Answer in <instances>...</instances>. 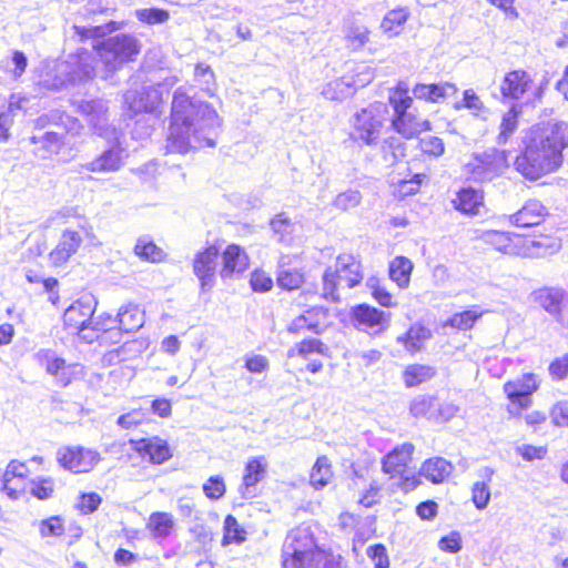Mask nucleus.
I'll list each match as a JSON object with an SVG mask.
<instances>
[{
    "label": "nucleus",
    "mask_w": 568,
    "mask_h": 568,
    "mask_svg": "<svg viewBox=\"0 0 568 568\" xmlns=\"http://www.w3.org/2000/svg\"><path fill=\"white\" fill-rule=\"evenodd\" d=\"M506 162L505 151L488 149L481 153H475L466 164V170L475 181H491L503 173Z\"/></svg>",
    "instance_id": "9d476101"
},
{
    "label": "nucleus",
    "mask_w": 568,
    "mask_h": 568,
    "mask_svg": "<svg viewBox=\"0 0 568 568\" xmlns=\"http://www.w3.org/2000/svg\"><path fill=\"white\" fill-rule=\"evenodd\" d=\"M333 476L329 460L326 456L318 457L311 471V484L316 489L325 487Z\"/></svg>",
    "instance_id": "a18cd8bd"
},
{
    "label": "nucleus",
    "mask_w": 568,
    "mask_h": 568,
    "mask_svg": "<svg viewBox=\"0 0 568 568\" xmlns=\"http://www.w3.org/2000/svg\"><path fill=\"white\" fill-rule=\"evenodd\" d=\"M31 495L39 500L50 499L55 491V483L51 477L40 478L34 480L30 487Z\"/></svg>",
    "instance_id": "864d4df0"
},
{
    "label": "nucleus",
    "mask_w": 568,
    "mask_h": 568,
    "mask_svg": "<svg viewBox=\"0 0 568 568\" xmlns=\"http://www.w3.org/2000/svg\"><path fill=\"white\" fill-rule=\"evenodd\" d=\"M362 201V195L357 190H347L336 195L333 206L339 211H347L356 207Z\"/></svg>",
    "instance_id": "5fc2aeb1"
},
{
    "label": "nucleus",
    "mask_w": 568,
    "mask_h": 568,
    "mask_svg": "<svg viewBox=\"0 0 568 568\" xmlns=\"http://www.w3.org/2000/svg\"><path fill=\"white\" fill-rule=\"evenodd\" d=\"M382 156L385 162L393 165L406 155L405 143L396 136H389L383 141L381 146Z\"/></svg>",
    "instance_id": "c03bdc74"
},
{
    "label": "nucleus",
    "mask_w": 568,
    "mask_h": 568,
    "mask_svg": "<svg viewBox=\"0 0 568 568\" xmlns=\"http://www.w3.org/2000/svg\"><path fill=\"white\" fill-rule=\"evenodd\" d=\"M219 248L211 245L195 254L193 258V273L199 278L201 291L207 292L215 285Z\"/></svg>",
    "instance_id": "4468645a"
},
{
    "label": "nucleus",
    "mask_w": 568,
    "mask_h": 568,
    "mask_svg": "<svg viewBox=\"0 0 568 568\" xmlns=\"http://www.w3.org/2000/svg\"><path fill=\"white\" fill-rule=\"evenodd\" d=\"M290 257L283 255L278 260L276 281L280 287L287 291L300 288L304 283V274L297 268H288Z\"/></svg>",
    "instance_id": "c85d7f7f"
},
{
    "label": "nucleus",
    "mask_w": 568,
    "mask_h": 568,
    "mask_svg": "<svg viewBox=\"0 0 568 568\" xmlns=\"http://www.w3.org/2000/svg\"><path fill=\"white\" fill-rule=\"evenodd\" d=\"M102 504V497L95 493H82L78 497L75 509L79 514L88 516L95 513Z\"/></svg>",
    "instance_id": "603ef678"
},
{
    "label": "nucleus",
    "mask_w": 568,
    "mask_h": 568,
    "mask_svg": "<svg viewBox=\"0 0 568 568\" xmlns=\"http://www.w3.org/2000/svg\"><path fill=\"white\" fill-rule=\"evenodd\" d=\"M194 81L203 91L212 93L215 88V74L206 63H197L194 68Z\"/></svg>",
    "instance_id": "3c124183"
},
{
    "label": "nucleus",
    "mask_w": 568,
    "mask_h": 568,
    "mask_svg": "<svg viewBox=\"0 0 568 568\" xmlns=\"http://www.w3.org/2000/svg\"><path fill=\"white\" fill-rule=\"evenodd\" d=\"M524 144L515 160V168L523 176L536 181L556 172L564 163L562 151L568 148V122L538 123L528 131Z\"/></svg>",
    "instance_id": "f03ea898"
},
{
    "label": "nucleus",
    "mask_w": 568,
    "mask_h": 568,
    "mask_svg": "<svg viewBox=\"0 0 568 568\" xmlns=\"http://www.w3.org/2000/svg\"><path fill=\"white\" fill-rule=\"evenodd\" d=\"M164 88L161 84L144 89V113H151L155 118L162 113Z\"/></svg>",
    "instance_id": "49530a36"
},
{
    "label": "nucleus",
    "mask_w": 568,
    "mask_h": 568,
    "mask_svg": "<svg viewBox=\"0 0 568 568\" xmlns=\"http://www.w3.org/2000/svg\"><path fill=\"white\" fill-rule=\"evenodd\" d=\"M483 313L476 310H467L460 313L454 314L446 323L454 328L466 331L470 329L474 324L481 317Z\"/></svg>",
    "instance_id": "8fccbe9b"
},
{
    "label": "nucleus",
    "mask_w": 568,
    "mask_h": 568,
    "mask_svg": "<svg viewBox=\"0 0 568 568\" xmlns=\"http://www.w3.org/2000/svg\"><path fill=\"white\" fill-rule=\"evenodd\" d=\"M438 546L442 550L452 554L458 552L462 549V538L456 531L440 538Z\"/></svg>",
    "instance_id": "338daca9"
},
{
    "label": "nucleus",
    "mask_w": 568,
    "mask_h": 568,
    "mask_svg": "<svg viewBox=\"0 0 568 568\" xmlns=\"http://www.w3.org/2000/svg\"><path fill=\"white\" fill-rule=\"evenodd\" d=\"M251 287L254 292L265 293L272 290L273 281L262 271H255L251 275Z\"/></svg>",
    "instance_id": "0e129e2a"
},
{
    "label": "nucleus",
    "mask_w": 568,
    "mask_h": 568,
    "mask_svg": "<svg viewBox=\"0 0 568 568\" xmlns=\"http://www.w3.org/2000/svg\"><path fill=\"white\" fill-rule=\"evenodd\" d=\"M329 348L318 338L303 339L287 351L288 357L301 356L307 358L312 354L328 356Z\"/></svg>",
    "instance_id": "ea45409f"
},
{
    "label": "nucleus",
    "mask_w": 568,
    "mask_h": 568,
    "mask_svg": "<svg viewBox=\"0 0 568 568\" xmlns=\"http://www.w3.org/2000/svg\"><path fill=\"white\" fill-rule=\"evenodd\" d=\"M351 318L354 326L371 335L385 332L390 322V313L381 311L368 304H359L352 308Z\"/></svg>",
    "instance_id": "f8f14e48"
},
{
    "label": "nucleus",
    "mask_w": 568,
    "mask_h": 568,
    "mask_svg": "<svg viewBox=\"0 0 568 568\" xmlns=\"http://www.w3.org/2000/svg\"><path fill=\"white\" fill-rule=\"evenodd\" d=\"M369 81L371 78L356 81L351 75H344L339 79L328 82L324 87L322 94L328 100L342 101L347 97H351L356 91L357 87H364Z\"/></svg>",
    "instance_id": "5701e85b"
},
{
    "label": "nucleus",
    "mask_w": 568,
    "mask_h": 568,
    "mask_svg": "<svg viewBox=\"0 0 568 568\" xmlns=\"http://www.w3.org/2000/svg\"><path fill=\"white\" fill-rule=\"evenodd\" d=\"M266 463L264 457H257L248 460L245 466V474L243 476V484L240 487V493L243 498H251L254 496L252 488L262 480L265 474Z\"/></svg>",
    "instance_id": "a878e982"
},
{
    "label": "nucleus",
    "mask_w": 568,
    "mask_h": 568,
    "mask_svg": "<svg viewBox=\"0 0 568 568\" xmlns=\"http://www.w3.org/2000/svg\"><path fill=\"white\" fill-rule=\"evenodd\" d=\"M44 464L43 457L34 456L28 460L9 462L2 474V490L10 499H18L31 487L37 467Z\"/></svg>",
    "instance_id": "0eeeda50"
},
{
    "label": "nucleus",
    "mask_w": 568,
    "mask_h": 568,
    "mask_svg": "<svg viewBox=\"0 0 568 568\" xmlns=\"http://www.w3.org/2000/svg\"><path fill=\"white\" fill-rule=\"evenodd\" d=\"M224 544H240L245 539V531L241 528L236 518L232 515H227L224 520Z\"/></svg>",
    "instance_id": "6e6d98bb"
},
{
    "label": "nucleus",
    "mask_w": 568,
    "mask_h": 568,
    "mask_svg": "<svg viewBox=\"0 0 568 568\" xmlns=\"http://www.w3.org/2000/svg\"><path fill=\"white\" fill-rule=\"evenodd\" d=\"M453 466L442 457H435L426 460L419 471L420 476L433 484L443 483L452 473Z\"/></svg>",
    "instance_id": "7c9ffc66"
},
{
    "label": "nucleus",
    "mask_w": 568,
    "mask_h": 568,
    "mask_svg": "<svg viewBox=\"0 0 568 568\" xmlns=\"http://www.w3.org/2000/svg\"><path fill=\"white\" fill-rule=\"evenodd\" d=\"M222 263L220 276L226 281L240 276L247 270L248 256L241 246L230 244L222 253Z\"/></svg>",
    "instance_id": "aec40b11"
},
{
    "label": "nucleus",
    "mask_w": 568,
    "mask_h": 568,
    "mask_svg": "<svg viewBox=\"0 0 568 568\" xmlns=\"http://www.w3.org/2000/svg\"><path fill=\"white\" fill-rule=\"evenodd\" d=\"M483 201V192L473 187H465L458 192L456 200H454V204L458 211L465 214L475 215L479 212Z\"/></svg>",
    "instance_id": "473e14b6"
},
{
    "label": "nucleus",
    "mask_w": 568,
    "mask_h": 568,
    "mask_svg": "<svg viewBox=\"0 0 568 568\" xmlns=\"http://www.w3.org/2000/svg\"><path fill=\"white\" fill-rule=\"evenodd\" d=\"M205 496L212 500H217L225 494V484L221 476H211L203 485Z\"/></svg>",
    "instance_id": "bf43d9fd"
},
{
    "label": "nucleus",
    "mask_w": 568,
    "mask_h": 568,
    "mask_svg": "<svg viewBox=\"0 0 568 568\" xmlns=\"http://www.w3.org/2000/svg\"><path fill=\"white\" fill-rule=\"evenodd\" d=\"M521 113V105L514 103L510 109L504 113L497 135L498 144H506L518 129V118Z\"/></svg>",
    "instance_id": "c9c22d12"
},
{
    "label": "nucleus",
    "mask_w": 568,
    "mask_h": 568,
    "mask_svg": "<svg viewBox=\"0 0 568 568\" xmlns=\"http://www.w3.org/2000/svg\"><path fill=\"white\" fill-rule=\"evenodd\" d=\"M387 105L375 102L356 111L351 118V139L363 145L374 146L378 143L385 123Z\"/></svg>",
    "instance_id": "423d86ee"
},
{
    "label": "nucleus",
    "mask_w": 568,
    "mask_h": 568,
    "mask_svg": "<svg viewBox=\"0 0 568 568\" xmlns=\"http://www.w3.org/2000/svg\"><path fill=\"white\" fill-rule=\"evenodd\" d=\"M455 110L467 109L475 118L487 120L490 110L475 92L474 89H466L463 99L454 104Z\"/></svg>",
    "instance_id": "72a5a7b5"
},
{
    "label": "nucleus",
    "mask_w": 568,
    "mask_h": 568,
    "mask_svg": "<svg viewBox=\"0 0 568 568\" xmlns=\"http://www.w3.org/2000/svg\"><path fill=\"white\" fill-rule=\"evenodd\" d=\"M536 301L550 315L561 316L562 304L567 298V293L560 287H544L535 292Z\"/></svg>",
    "instance_id": "393cba45"
},
{
    "label": "nucleus",
    "mask_w": 568,
    "mask_h": 568,
    "mask_svg": "<svg viewBox=\"0 0 568 568\" xmlns=\"http://www.w3.org/2000/svg\"><path fill=\"white\" fill-rule=\"evenodd\" d=\"M367 286L372 290V295L379 305L384 307H390L394 305L393 296L385 288L378 285L377 278H368Z\"/></svg>",
    "instance_id": "680f3d73"
},
{
    "label": "nucleus",
    "mask_w": 568,
    "mask_h": 568,
    "mask_svg": "<svg viewBox=\"0 0 568 568\" xmlns=\"http://www.w3.org/2000/svg\"><path fill=\"white\" fill-rule=\"evenodd\" d=\"M408 16L409 12L404 8L390 10L384 17L381 27L385 32L397 34L398 29L407 21Z\"/></svg>",
    "instance_id": "de8ad7c7"
},
{
    "label": "nucleus",
    "mask_w": 568,
    "mask_h": 568,
    "mask_svg": "<svg viewBox=\"0 0 568 568\" xmlns=\"http://www.w3.org/2000/svg\"><path fill=\"white\" fill-rule=\"evenodd\" d=\"M532 85V78L523 70H513L507 72L500 84L499 90L504 100L518 101L523 99Z\"/></svg>",
    "instance_id": "6ab92c4d"
},
{
    "label": "nucleus",
    "mask_w": 568,
    "mask_h": 568,
    "mask_svg": "<svg viewBox=\"0 0 568 568\" xmlns=\"http://www.w3.org/2000/svg\"><path fill=\"white\" fill-rule=\"evenodd\" d=\"M435 374V368L429 365L414 364L406 367L403 377L407 387H415L429 381Z\"/></svg>",
    "instance_id": "37998d69"
},
{
    "label": "nucleus",
    "mask_w": 568,
    "mask_h": 568,
    "mask_svg": "<svg viewBox=\"0 0 568 568\" xmlns=\"http://www.w3.org/2000/svg\"><path fill=\"white\" fill-rule=\"evenodd\" d=\"M471 499L477 509L483 510L490 500V489L486 481H476L471 489Z\"/></svg>",
    "instance_id": "4d7b16f0"
},
{
    "label": "nucleus",
    "mask_w": 568,
    "mask_h": 568,
    "mask_svg": "<svg viewBox=\"0 0 568 568\" xmlns=\"http://www.w3.org/2000/svg\"><path fill=\"white\" fill-rule=\"evenodd\" d=\"M434 406V398L429 396H418L410 403V413L415 417L427 416Z\"/></svg>",
    "instance_id": "e2e57ef3"
},
{
    "label": "nucleus",
    "mask_w": 568,
    "mask_h": 568,
    "mask_svg": "<svg viewBox=\"0 0 568 568\" xmlns=\"http://www.w3.org/2000/svg\"><path fill=\"white\" fill-rule=\"evenodd\" d=\"M414 445L406 443L388 453L383 459V470L390 475H404L412 459Z\"/></svg>",
    "instance_id": "b1692460"
},
{
    "label": "nucleus",
    "mask_w": 568,
    "mask_h": 568,
    "mask_svg": "<svg viewBox=\"0 0 568 568\" xmlns=\"http://www.w3.org/2000/svg\"><path fill=\"white\" fill-rule=\"evenodd\" d=\"M458 89L454 83L443 82L436 84H416L413 89L415 98L429 102H439L442 99L455 95Z\"/></svg>",
    "instance_id": "bb28decb"
},
{
    "label": "nucleus",
    "mask_w": 568,
    "mask_h": 568,
    "mask_svg": "<svg viewBox=\"0 0 568 568\" xmlns=\"http://www.w3.org/2000/svg\"><path fill=\"white\" fill-rule=\"evenodd\" d=\"M367 556L373 561L374 568H389V559L384 545L376 544L367 548Z\"/></svg>",
    "instance_id": "052dcab7"
},
{
    "label": "nucleus",
    "mask_w": 568,
    "mask_h": 568,
    "mask_svg": "<svg viewBox=\"0 0 568 568\" xmlns=\"http://www.w3.org/2000/svg\"><path fill=\"white\" fill-rule=\"evenodd\" d=\"M26 278L30 284H41L43 292L48 294L49 301L55 305L59 303V281L55 277H43L32 267H26Z\"/></svg>",
    "instance_id": "a19ab883"
},
{
    "label": "nucleus",
    "mask_w": 568,
    "mask_h": 568,
    "mask_svg": "<svg viewBox=\"0 0 568 568\" xmlns=\"http://www.w3.org/2000/svg\"><path fill=\"white\" fill-rule=\"evenodd\" d=\"M546 214L547 210L540 201L529 200L519 211L509 216V221L519 227H530L540 224Z\"/></svg>",
    "instance_id": "412c9836"
},
{
    "label": "nucleus",
    "mask_w": 568,
    "mask_h": 568,
    "mask_svg": "<svg viewBox=\"0 0 568 568\" xmlns=\"http://www.w3.org/2000/svg\"><path fill=\"white\" fill-rule=\"evenodd\" d=\"M118 321L115 316L106 313L92 316L88 324L85 334L82 335V342L92 344L99 342L100 344L116 343L118 338Z\"/></svg>",
    "instance_id": "2eb2a0df"
},
{
    "label": "nucleus",
    "mask_w": 568,
    "mask_h": 568,
    "mask_svg": "<svg viewBox=\"0 0 568 568\" xmlns=\"http://www.w3.org/2000/svg\"><path fill=\"white\" fill-rule=\"evenodd\" d=\"M341 557L321 549L310 527L288 531L282 546L283 568H341Z\"/></svg>",
    "instance_id": "7ed1b4c3"
},
{
    "label": "nucleus",
    "mask_w": 568,
    "mask_h": 568,
    "mask_svg": "<svg viewBox=\"0 0 568 568\" xmlns=\"http://www.w3.org/2000/svg\"><path fill=\"white\" fill-rule=\"evenodd\" d=\"M389 104L394 110L392 126L403 138L412 139L423 131L430 130L429 121L419 119L412 110L413 99L405 95V92L392 97Z\"/></svg>",
    "instance_id": "6e6552de"
},
{
    "label": "nucleus",
    "mask_w": 568,
    "mask_h": 568,
    "mask_svg": "<svg viewBox=\"0 0 568 568\" xmlns=\"http://www.w3.org/2000/svg\"><path fill=\"white\" fill-rule=\"evenodd\" d=\"M142 423V413L139 409L131 410L119 417L118 424L126 429L132 430L138 428Z\"/></svg>",
    "instance_id": "774afa93"
},
{
    "label": "nucleus",
    "mask_w": 568,
    "mask_h": 568,
    "mask_svg": "<svg viewBox=\"0 0 568 568\" xmlns=\"http://www.w3.org/2000/svg\"><path fill=\"white\" fill-rule=\"evenodd\" d=\"M475 233L477 240L507 255L542 257L557 247L556 243L547 237L536 241L496 230L476 231Z\"/></svg>",
    "instance_id": "20e7f679"
},
{
    "label": "nucleus",
    "mask_w": 568,
    "mask_h": 568,
    "mask_svg": "<svg viewBox=\"0 0 568 568\" xmlns=\"http://www.w3.org/2000/svg\"><path fill=\"white\" fill-rule=\"evenodd\" d=\"M420 150L428 155L438 158L444 154L445 144L438 136L426 135L419 141Z\"/></svg>",
    "instance_id": "13d9d810"
},
{
    "label": "nucleus",
    "mask_w": 568,
    "mask_h": 568,
    "mask_svg": "<svg viewBox=\"0 0 568 568\" xmlns=\"http://www.w3.org/2000/svg\"><path fill=\"white\" fill-rule=\"evenodd\" d=\"M115 317L118 321V336L121 333L136 332L142 327V312L138 306H126Z\"/></svg>",
    "instance_id": "4c0bfd02"
},
{
    "label": "nucleus",
    "mask_w": 568,
    "mask_h": 568,
    "mask_svg": "<svg viewBox=\"0 0 568 568\" xmlns=\"http://www.w3.org/2000/svg\"><path fill=\"white\" fill-rule=\"evenodd\" d=\"M432 336V331L428 327L415 323L404 335L397 337V343L403 344L406 351L415 354L422 349L424 343L430 339Z\"/></svg>",
    "instance_id": "cd10ccee"
},
{
    "label": "nucleus",
    "mask_w": 568,
    "mask_h": 568,
    "mask_svg": "<svg viewBox=\"0 0 568 568\" xmlns=\"http://www.w3.org/2000/svg\"><path fill=\"white\" fill-rule=\"evenodd\" d=\"M121 165L120 151L108 150L91 163L92 171H115Z\"/></svg>",
    "instance_id": "09e8293b"
},
{
    "label": "nucleus",
    "mask_w": 568,
    "mask_h": 568,
    "mask_svg": "<svg viewBox=\"0 0 568 568\" xmlns=\"http://www.w3.org/2000/svg\"><path fill=\"white\" fill-rule=\"evenodd\" d=\"M100 460L101 457L97 450L81 445H67L57 452V462L60 467L75 475L92 471Z\"/></svg>",
    "instance_id": "1a4fd4ad"
},
{
    "label": "nucleus",
    "mask_w": 568,
    "mask_h": 568,
    "mask_svg": "<svg viewBox=\"0 0 568 568\" xmlns=\"http://www.w3.org/2000/svg\"><path fill=\"white\" fill-rule=\"evenodd\" d=\"M326 315L327 311L324 307L308 308L304 314L297 316L290 323L287 331L291 334H301L305 331L321 334L323 331L321 318H325Z\"/></svg>",
    "instance_id": "4be33fe9"
},
{
    "label": "nucleus",
    "mask_w": 568,
    "mask_h": 568,
    "mask_svg": "<svg viewBox=\"0 0 568 568\" xmlns=\"http://www.w3.org/2000/svg\"><path fill=\"white\" fill-rule=\"evenodd\" d=\"M361 261L352 254H339L333 266L322 276V296L331 302L339 301V288H353L363 281Z\"/></svg>",
    "instance_id": "39448f33"
},
{
    "label": "nucleus",
    "mask_w": 568,
    "mask_h": 568,
    "mask_svg": "<svg viewBox=\"0 0 568 568\" xmlns=\"http://www.w3.org/2000/svg\"><path fill=\"white\" fill-rule=\"evenodd\" d=\"M412 271V261L404 256L395 257L389 264V277L400 288L408 286Z\"/></svg>",
    "instance_id": "58836bf2"
},
{
    "label": "nucleus",
    "mask_w": 568,
    "mask_h": 568,
    "mask_svg": "<svg viewBox=\"0 0 568 568\" xmlns=\"http://www.w3.org/2000/svg\"><path fill=\"white\" fill-rule=\"evenodd\" d=\"M149 456L150 463L161 465L173 456L172 448L169 443L159 437L144 438V457Z\"/></svg>",
    "instance_id": "c756f323"
},
{
    "label": "nucleus",
    "mask_w": 568,
    "mask_h": 568,
    "mask_svg": "<svg viewBox=\"0 0 568 568\" xmlns=\"http://www.w3.org/2000/svg\"><path fill=\"white\" fill-rule=\"evenodd\" d=\"M220 125L221 119L209 103L179 88L172 99L166 149L186 153L190 149L214 146Z\"/></svg>",
    "instance_id": "f257e3e1"
},
{
    "label": "nucleus",
    "mask_w": 568,
    "mask_h": 568,
    "mask_svg": "<svg viewBox=\"0 0 568 568\" xmlns=\"http://www.w3.org/2000/svg\"><path fill=\"white\" fill-rule=\"evenodd\" d=\"M549 374L556 381H562L568 376V354L551 362Z\"/></svg>",
    "instance_id": "69168bd1"
},
{
    "label": "nucleus",
    "mask_w": 568,
    "mask_h": 568,
    "mask_svg": "<svg viewBox=\"0 0 568 568\" xmlns=\"http://www.w3.org/2000/svg\"><path fill=\"white\" fill-rule=\"evenodd\" d=\"M173 526V517L169 513H153L148 523V529L154 539L166 538L171 534Z\"/></svg>",
    "instance_id": "79ce46f5"
},
{
    "label": "nucleus",
    "mask_w": 568,
    "mask_h": 568,
    "mask_svg": "<svg viewBox=\"0 0 568 568\" xmlns=\"http://www.w3.org/2000/svg\"><path fill=\"white\" fill-rule=\"evenodd\" d=\"M39 535L42 538H63L69 532V545L77 542L83 535V529L75 521L67 524V520L61 515H52L42 519L38 524Z\"/></svg>",
    "instance_id": "f3484780"
},
{
    "label": "nucleus",
    "mask_w": 568,
    "mask_h": 568,
    "mask_svg": "<svg viewBox=\"0 0 568 568\" xmlns=\"http://www.w3.org/2000/svg\"><path fill=\"white\" fill-rule=\"evenodd\" d=\"M83 244V236L79 230L65 229L62 231L57 244L49 252V260L54 267L65 265Z\"/></svg>",
    "instance_id": "dca6fc26"
},
{
    "label": "nucleus",
    "mask_w": 568,
    "mask_h": 568,
    "mask_svg": "<svg viewBox=\"0 0 568 568\" xmlns=\"http://www.w3.org/2000/svg\"><path fill=\"white\" fill-rule=\"evenodd\" d=\"M30 142L38 144L36 153L42 158H48L53 154H59L63 149V136L57 132H47L43 136H31Z\"/></svg>",
    "instance_id": "f704fd0d"
},
{
    "label": "nucleus",
    "mask_w": 568,
    "mask_h": 568,
    "mask_svg": "<svg viewBox=\"0 0 568 568\" xmlns=\"http://www.w3.org/2000/svg\"><path fill=\"white\" fill-rule=\"evenodd\" d=\"M93 315L94 308L90 303L75 301L63 313V327L69 333L75 334L82 342V335L85 334Z\"/></svg>",
    "instance_id": "a211bd4d"
},
{
    "label": "nucleus",
    "mask_w": 568,
    "mask_h": 568,
    "mask_svg": "<svg viewBox=\"0 0 568 568\" xmlns=\"http://www.w3.org/2000/svg\"><path fill=\"white\" fill-rule=\"evenodd\" d=\"M271 227L276 240L285 245H292L295 240L296 224L285 213H280L271 220Z\"/></svg>",
    "instance_id": "e433bc0d"
},
{
    "label": "nucleus",
    "mask_w": 568,
    "mask_h": 568,
    "mask_svg": "<svg viewBox=\"0 0 568 568\" xmlns=\"http://www.w3.org/2000/svg\"><path fill=\"white\" fill-rule=\"evenodd\" d=\"M534 374H525L520 378L505 383L504 392L511 402L508 413L513 416L519 415L520 409L530 406V395L537 389Z\"/></svg>",
    "instance_id": "ddd939ff"
},
{
    "label": "nucleus",
    "mask_w": 568,
    "mask_h": 568,
    "mask_svg": "<svg viewBox=\"0 0 568 568\" xmlns=\"http://www.w3.org/2000/svg\"><path fill=\"white\" fill-rule=\"evenodd\" d=\"M36 358L44 372L52 376L60 387H68L78 379V364L68 363L63 357L51 349H42L37 353Z\"/></svg>",
    "instance_id": "9b49d317"
},
{
    "label": "nucleus",
    "mask_w": 568,
    "mask_h": 568,
    "mask_svg": "<svg viewBox=\"0 0 568 568\" xmlns=\"http://www.w3.org/2000/svg\"><path fill=\"white\" fill-rule=\"evenodd\" d=\"M369 29L355 19L348 20L345 24L344 38L347 47L354 51L361 50L366 43L369 42Z\"/></svg>",
    "instance_id": "2f4dec72"
}]
</instances>
